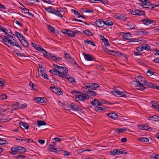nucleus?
I'll list each match as a JSON object with an SVG mask.
<instances>
[{
    "label": "nucleus",
    "instance_id": "obj_31",
    "mask_svg": "<svg viewBox=\"0 0 159 159\" xmlns=\"http://www.w3.org/2000/svg\"><path fill=\"white\" fill-rule=\"evenodd\" d=\"M150 120L155 121H159V116L153 115L150 118Z\"/></svg>",
    "mask_w": 159,
    "mask_h": 159
},
{
    "label": "nucleus",
    "instance_id": "obj_44",
    "mask_svg": "<svg viewBox=\"0 0 159 159\" xmlns=\"http://www.w3.org/2000/svg\"><path fill=\"white\" fill-rule=\"evenodd\" d=\"M67 35L70 37H73L75 36V34L74 31L68 30Z\"/></svg>",
    "mask_w": 159,
    "mask_h": 159
},
{
    "label": "nucleus",
    "instance_id": "obj_2",
    "mask_svg": "<svg viewBox=\"0 0 159 159\" xmlns=\"http://www.w3.org/2000/svg\"><path fill=\"white\" fill-rule=\"evenodd\" d=\"M53 66L54 68H57L58 69L59 76L62 78H67L68 77L67 74L68 73V70L66 67L60 66L55 64H53Z\"/></svg>",
    "mask_w": 159,
    "mask_h": 159
},
{
    "label": "nucleus",
    "instance_id": "obj_34",
    "mask_svg": "<svg viewBox=\"0 0 159 159\" xmlns=\"http://www.w3.org/2000/svg\"><path fill=\"white\" fill-rule=\"evenodd\" d=\"M15 34L16 36L19 39V40H20V39H24V37L23 35L17 31H16L15 32Z\"/></svg>",
    "mask_w": 159,
    "mask_h": 159
},
{
    "label": "nucleus",
    "instance_id": "obj_15",
    "mask_svg": "<svg viewBox=\"0 0 159 159\" xmlns=\"http://www.w3.org/2000/svg\"><path fill=\"white\" fill-rule=\"evenodd\" d=\"M34 100L36 102L44 103L46 102L44 98L35 97Z\"/></svg>",
    "mask_w": 159,
    "mask_h": 159
},
{
    "label": "nucleus",
    "instance_id": "obj_45",
    "mask_svg": "<svg viewBox=\"0 0 159 159\" xmlns=\"http://www.w3.org/2000/svg\"><path fill=\"white\" fill-rule=\"evenodd\" d=\"M118 149H115L110 152V154L112 155H118Z\"/></svg>",
    "mask_w": 159,
    "mask_h": 159
},
{
    "label": "nucleus",
    "instance_id": "obj_48",
    "mask_svg": "<svg viewBox=\"0 0 159 159\" xmlns=\"http://www.w3.org/2000/svg\"><path fill=\"white\" fill-rule=\"evenodd\" d=\"M0 31H3L4 33V34L8 36H10V34H7V29H4L2 27V28H0Z\"/></svg>",
    "mask_w": 159,
    "mask_h": 159
},
{
    "label": "nucleus",
    "instance_id": "obj_53",
    "mask_svg": "<svg viewBox=\"0 0 159 159\" xmlns=\"http://www.w3.org/2000/svg\"><path fill=\"white\" fill-rule=\"evenodd\" d=\"M133 52L134 55L135 56H141V57L143 56L142 53L141 52H137L136 51H134Z\"/></svg>",
    "mask_w": 159,
    "mask_h": 159
},
{
    "label": "nucleus",
    "instance_id": "obj_55",
    "mask_svg": "<svg viewBox=\"0 0 159 159\" xmlns=\"http://www.w3.org/2000/svg\"><path fill=\"white\" fill-rule=\"evenodd\" d=\"M5 81L2 79L0 78V85L2 87H3L4 86V83Z\"/></svg>",
    "mask_w": 159,
    "mask_h": 159
},
{
    "label": "nucleus",
    "instance_id": "obj_11",
    "mask_svg": "<svg viewBox=\"0 0 159 159\" xmlns=\"http://www.w3.org/2000/svg\"><path fill=\"white\" fill-rule=\"evenodd\" d=\"M89 90H95L99 87V85L97 84L94 83H90L89 85Z\"/></svg>",
    "mask_w": 159,
    "mask_h": 159
},
{
    "label": "nucleus",
    "instance_id": "obj_32",
    "mask_svg": "<svg viewBox=\"0 0 159 159\" xmlns=\"http://www.w3.org/2000/svg\"><path fill=\"white\" fill-rule=\"evenodd\" d=\"M46 123L45 121L43 120H38L37 121V125L38 126H42L43 125H46Z\"/></svg>",
    "mask_w": 159,
    "mask_h": 159
},
{
    "label": "nucleus",
    "instance_id": "obj_12",
    "mask_svg": "<svg viewBox=\"0 0 159 159\" xmlns=\"http://www.w3.org/2000/svg\"><path fill=\"white\" fill-rule=\"evenodd\" d=\"M143 84L144 87H147V88L148 87L154 89L156 87L155 84L148 82L146 80V81H144V82Z\"/></svg>",
    "mask_w": 159,
    "mask_h": 159
},
{
    "label": "nucleus",
    "instance_id": "obj_61",
    "mask_svg": "<svg viewBox=\"0 0 159 159\" xmlns=\"http://www.w3.org/2000/svg\"><path fill=\"white\" fill-rule=\"evenodd\" d=\"M52 139L55 140V142H60V141H61L63 140V139H62L58 138H55Z\"/></svg>",
    "mask_w": 159,
    "mask_h": 159
},
{
    "label": "nucleus",
    "instance_id": "obj_17",
    "mask_svg": "<svg viewBox=\"0 0 159 159\" xmlns=\"http://www.w3.org/2000/svg\"><path fill=\"white\" fill-rule=\"evenodd\" d=\"M97 95V93L94 91L89 90L87 94L88 96L90 98H93Z\"/></svg>",
    "mask_w": 159,
    "mask_h": 159
},
{
    "label": "nucleus",
    "instance_id": "obj_27",
    "mask_svg": "<svg viewBox=\"0 0 159 159\" xmlns=\"http://www.w3.org/2000/svg\"><path fill=\"white\" fill-rule=\"evenodd\" d=\"M70 106L73 111H77L78 109V107L74 103H72L70 104Z\"/></svg>",
    "mask_w": 159,
    "mask_h": 159
},
{
    "label": "nucleus",
    "instance_id": "obj_14",
    "mask_svg": "<svg viewBox=\"0 0 159 159\" xmlns=\"http://www.w3.org/2000/svg\"><path fill=\"white\" fill-rule=\"evenodd\" d=\"M49 56H50L48 58L52 59L55 61H60L61 59V57H57V56H55V54L53 55L51 53L50 55H49Z\"/></svg>",
    "mask_w": 159,
    "mask_h": 159
},
{
    "label": "nucleus",
    "instance_id": "obj_59",
    "mask_svg": "<svg viewBox=\"0 0 159 159\" xmlns=\"http://www.w3.org/2000/svg\"><path fill=\"white\" fill-rule=\"evenodd\" d=\"M7 142V141L6 140L0 139V144L3 145L6 144Z\"/></svg>",
    "mask_w": 159,
    "mask_h": 159
},
{
    "label": "nucleus",
    "instance_id": "obj_24",
    "mask_svg": "<svg viewBox=\"0 0 159 159\" xmlns=\"http://www.w3.org/2000/svg\"><path fill=\"white\" fill-rule=\"evenodd\" d=\"M20 41L23 45V46L25 47H28L29 43L25 40V38L23 39H20Z\"/></svg>",
    "mask_w": 159,
    "mask_h": 159
},
{
    "label": "nucleus",
    "instance_id": "obj_58",
    "mask_svg": "<svg viewBox=\"0 0 159 159\" xmlns=\"http://www.w3.org/2000/svg\"><path fill=\"white\" fill-rule=\"evenodd\" d=\"M136 50L139 52H140L141 51H143V48L142 47V44L140 46H139L138 47H137L136 48Z\"/></svg>",
    "mask_w": 159,
    "mask_h": 159
},
{
    "label": "nucleus",
    "instance_id": "obj_42",
    "mask_svg": "<svg viewBox=\"0 0 159 159\" xmlns=\"http://www.w3.org/2000/svg\"><path fill=\"white\" fill-rule=\"evenodd\" d=\"M117 153L118 155L127 154V152H125V151L122 149H118Z\"/></svg>",
    "mask_w": 159,
    "mask_h": 159
},
{
    "label": "nucleus",
    "instance_id": "obj_39",
    "mask_svg": "<svg viewBox=\"0 0 159 159\" xmlns=\"http://www.w3.org/2000/svg\"><path fill=\"white\" fill-rule=\"evenodd\" d=\"M71 11L72 12H73L74 13L75 15L76 16L77 18H80V17H79V16H80V14L78 11L73 9H71Z\"/></svg>",
    "mask_w": 159,
    "mask_h": 159
},
{
    "label": "nucleus",
    "instance_id": "obj_18",
    "mask_svg": "<svg viewBox=\"0 0 159 159\" xmlns=\"http://www.w3.org/2000/svg\"><path fill=\"white\" fill-rule=\"evenodd\" d=\"M152 6V3L148 1L147 0V2H144L143 5V8H153V6L151 7V6Z\"/></svg>",
    "mask_w": 159,
    "mask_h": 159
},
{
    "label": "nucleus",
    "instance_id": "obj_47",
    "mask_svg": "<svg viewBox=\"0 0 159 159\" xmlns=\"http://www.w3.org/2000/svg\"><path fill=\"white\" fill-rule=\"evenodd\" d=\"M65 55L66 58L67 59V60H70V59L72 60V57L70 56V55L67 53H65Z\"/></svg>",
    "mask_w": 159,
    "mask_h": 159
},
{
    "label": "nucleus",
    "instance_id": "obj_64",
    "mask_svg": "<svg viewBox=\"0 0 159 159\" xmlns=\"http://www.w3.org/2000/svg\"><path fill=\"white\" fill-rule=\"evenodd\" d=\"M68 30L66 29H63L61 30V32L65 34H67V35Z\"/></svg>",
    "mask_w": 159,
    "mask_h": 159
},
{
    "label": "nucleus",
    "instance_id": "obj_7",
    "mask_svg": "<svg viewBox=\"0 0 159 159\" xmlns=\"http://www.w3.org/2000/svg\"><path fill=\"white\" fill-rule=\"evenodd\" d=\"M104 51L108 52V51L113 52L114 53L113 54L114 56H124V55L123 53L119 52V51H115L114 50H109L107 48H103Z\"/></svg>",
    "mask_w": 159,
    "mask_h": 159
},
{
    "label": "nucleus",
    "instance_id": "obj_35",
    "mask_svg": "<svg viewBox=\"0 0 159 159\" xmlns=\"http://www.w3.org/2000/svg\"><path fill=\"white\" fill-rule=\"evenodd\" d=\"M137 15L141 16H144L145 14V11H144L141 10L140 9H137Z\"/></svg>",
    "mask_w": 159,
    "mask_h": 159
},
{
    "label": "nucleus",
    "instance_id": "obj_26",
    "mask_svg": "<svg viewBox=\"0 0 159 159\" xmlns=\"http://www.w3.org/2000/svg\"><path fill=\"white\" fill-rule=\"evenodd\" d=\"M19 125L20 126H23V127H21L23 129H28L29 128V127L27 126V124L25 123V122L22 121H20L19 122Z\"/></svg>",
    "mask_w": 159,
    "mask_h": 159
},
{
    "label": "nucleus",
    "instance_id": "obj_56",
    "mask_svg": "<svg viewBox=\"0 0 159 159\" xmlns=\"http://www.w3.org/2000/svg\"><path fill=\"white\" fill-rule=\"evenodd\" d=\"M128 26L129 28V29L132 30L133 29H135L134 25H130V23H128Z\"/></svg>",
    "mask_w": 159,
    "mask_h": 159
},
{
    "label": "nucleus",
    "instance_id": "obj_29",
    "mask_svg": "<svg viewBox=\"0 0 159 159\" xmlns=\"http://www.w3.org/2000/svg\"><path fill=\"white\" fill-rule=\"evenodd\" d=\"M124 39L126 40H130V38L131 37V34L130 33H125L122 36Z\"/></svg>",
    "mask_w": 159,
    "mask_h": 159
},
{
    "label": "nucleus",
    "instance_id": "obj_25",
    "mask_svg": "<svg viewBox=\"0 0 159 159\" xmlns=\"http://www.w3.org/2000/svg\"><path fill=\"white\" fill-rule=\"evenodd\" d=\"M45 10L49 13L52 14L55 13V12H54L55 9L52 8L51 7H46L45 8Z\"/></svg>",
    "mask_w": 159,
    "mask_h": 159
},
{
    "label": "nucleus",
    "instance_id": "obj_5",
    "mask_svg": "<svg viewBox=\"0 0 159 159\" xmlns=\"http://www.w3.org/2000/svg\"><path fill=\"white\" fill-rule=\"evenodd\" d=\"M53 14L56 15V16L60 17L62 19H63L62 16L65 13V11L64 10H62L60 8H57V9H55Z\"/></svg>",
    "mask_w": 159,
    "mask_h": 159
},
{
    "label": "nucleus",
    "instance_id": "obj_36",
    "mask_svg": "<svg viewBox=\"0 0 159 159\" xmlns=\"http://www.w3.org/2000/svg\"><path fill=\"white\" fill-rule=\"evenodd\" d=\"M138 140L141 142H149V139L145 137H141L139 138Z\"/></svg>",
    "mask_w": 159,
    "mask_h": 159
},
{
    "label": "nucleus",
    "instance_id": "obj_13",
    "mask_svg": "<svg viewBox=\"0 0 159 159\" xmlns=\"http://www.w3.org/2000/svg\"><path fill=\"white\" fill-rule=\"evenodd\" d=\"M50 89L55 93H57L60 95L61 93V90L57 87H53L51 86L50 87Z\"/></svg>",
    "mask_w": 159,
    "mask_h": 159
},
{
    "label": "nucleus",
    "instance_id": "obj_41",
    "mask_svg": "<svg viewBox=\"0 0 159 159\" xmlns=\"http://www.w3.org/2000/svg\"><path fill=\"white\" fill-rule=\"evenodd\" d=\"M113 23L112 22L109 20H108L105 21H104V25H106L107 26H111L112 25Z\"/></svg>",
    "mask_w": 159,
    "mask_h": 159
},
{
    "label": "nucleus",
    "instance_id": "obj_52",
    "mask_svg": "<svg viewBox=\"0 0 159 159\" xmlns=\"http://www.w3.org/2000/svg\"><path fill=\"white\" fill-rule=\"evenodd\" d=\"M154 74V73L153 71L149 70L147 71L146 72V74L148 76L153 75Z\"/></svg>",
    "mask_w": 159,
    "mask_h": 159
},
{
    "label": "nucleus",
    "instance_id": "obj_23",
    "mask_svg": "<svg viewBox=\"0 0 159 159\" xmlns=\"http://www.w3.org/2000/svg\"><path fill=\"white\" fill-rule=\"evenodd\" d=\"M107 115L111 119H116L117 117V115L115 113H110L107 114Z\"/></svg>",
    "mask_w": 159,
    "mask_h": 159
},
{
    "label": "nucleus",
    "instance_id": "obj_20",
    "mask_svg": "<svg viewBox=\"0 0 159 159\" xmlns=\"http://www.w3.org/2000/svg\"><path fill=\"white\" fill-rule=\"evenodd\" d=\"M142 22L143 23L146 25H150L152 23H154L153 21L148 18H146L142 20Z\"/></svg>",
    "mask_w": 159,
    "mask_h": 159
},
{
    "label": "nucleus",
    "instance_id": "obj_50",
    "mask_svg": "<svg viewBox=\"0 0 159 159\" xmlns=\"http://www.w3.org/2000/svg\"><path fill=\"white\" fill-rule=\"evenodd\" d=\"M81 90L83 92L86 93L87 95L89 91V89L86 88L84 87L82 88Z\"/></svg>",
    "mask_w": 159,
    "mask_h": 159
},
{
    "label": "nucleus",
    "instance_id": "obj_57",
    "mask_svg": "<svg viewBox=\"0 0 159 159\" xmlns=\"http://www.w3.org/2000/svg\"><path fill=\"white\" fill-rule=\"evenodd\" d=\"M36 50L37 51H39L40 52H43L44 51V49L41 46L38 47L36 48Z\"/></svg>",
    "mask_w": 159,
    "mask_h": 159
},
{
    "label": "nucleus",
    "instance_id": "obj_37",
    "mask_svg": "<svg viewBox=\"0 0 159 159\" xmlns=\"http://www.w3.org/2000/svg\"><path fill=\"white\" fill-rule=\"evenodd\" d=\"M106 108L107 107L106 106H102L101 107H97L95 110L97 111H99L105 110L106 109Z\"/></svg>",
    "mask_w": 159,
    "mask_h": 159
},
{
    "label": "nucleus",
    "instance_id": "obj_16",
    "mask_svg": "<svg viewBox=\"0 0 159 159\" xmlns=\"http://www.w3.org/2000/svg\"><path fill=\"white\" fill-rule=\"evenodd\" d=\"M152 105L151 107L157 111H159V104L155 101H152Z\"/></svg>",
    "mask_w": 159,
    "mask_h": 159
},
{
    "label": "nucleus",
    "instance_id": "obj_62",
    "mask_svg": "<svg viewBox=\"0 0 159 159\" xmlns=\"http://www.w3.org/2000/svg\"><path fill=\"white\" fill-rule=\"evenodd\" d=\"M127 19V17L124 15L120 14V20H125Z\"/></svg>",
    "mask_w": 159,
    "mask_h": 159
},
{
    "label": "nucleus",
    "instance_id": "obj_1",
    "mask_svg": "<svg viewBox=\"0 0 159 159\" xmlns=\"http://www.w3.org/2000/svg\"><path fill=\"white\" fill-rule=\"evenodd\" d=\"M0 40L5 44L7 45L8 47L16 46L22 49V48L20 46L16 40L13 38H11L9 37L4 36L3 38L2 36L0 37Z\"/></svg>",
    "mask_w": 159,
    "mask_h": 159
},
{
    "label": "nucleus",
    "instance_id": "obj_4",
    "mask_svg": "<svg viewBox=\"0 0 159 159\" xmlns=\"http://www.w3.org/2000/svg\"><path fill=\"white\" fill-rule=\"evenodd\" d=\"M87 97L85 94L80 93L76 95L75 99L77 101H83L86 99Z\"/></svg>",
    "mask_w": 159,
    "mask_h": 159
},
{
    "label": "nucleus",
    "instance_id": "obj_30",
    "mask_svg": "<svg viewBox=\"0 0 159 159\" xmlns=\"http://www.w3.org/2000/svg\"><path fill=\"white\" fill-rule=\"evenodd\" d=\"M48 150L51 152H56L57 149L54 148V147L51 145H49L48 148Z\"/></svg>",
    "mask_w": 159,
    "mask_h": 159
},
{
    "label": "nucleus",
    "instance_id": "obj_21",
    "mask_svg": "<svg viewBox=\"0 0 159 159\" xmlns=\"http://www.w3.org/2000/svg\"><path fill=\"white\" fill-rule=\"evenodd\" d=\"M142 47L143 51L146 50L147 51H151V47L147 44H142Z\"/></svg>",
    "mask_w": 159,
    "mask_h": 159
},
{
    "label": "nucleus",
    "instance_id": "obj_49",
    "mask_svg": "<svg viewBox=\"0 0 159 159\" xmlns=\"http://www.w3.org/2000/svg\"><path fill=\"white\" fill-rule=\"evenodd\" d=\"M98 102V100L95 99L93 101L91 102V104L93 106H96Z\"/></svg>",
    "mask_w": 159,
    "mask_h": 159
},
{
    "label": "nucleus",
    "instance_id": "obj_63",
    "mask_svg": "<svg viewBox=\"0 0 159 159\" xmlns=\"http://www.w3.org/2000/svg\"><path fill=\"white\" fill-rule=\"evenodd\" d=\"M67 78L68 79V81L71 83H72L75 81V79L72 77L68 78V77Z\"/></svg>",
    "mask_w": 159,
    "mask_h": 159
},
{
    "label": "nucleus",
    "instance_id": "obj_8",
    "mask_svg": "<svg viewBox=\"0 0 159 159\" xmlns=\"http://www.w3.org/2000/svg\"><path fill=\"white\" fill-rule=\"evenodd\" d=\"M112 93L115 96L120 97H124L126 96V95L124 92L118 91H111Z\"/></svg>",
    "mask_w": 159,
    "mask_h": 159
},
{
    "label": "nucleus",
    "instance_id": "obj_33",
    "mask_svg": "<svg viewBox=\"0 0 159 159\" xmlns=\"http://www.w3.org/2000/svg\"><path fill=\"white\" fill-rule=\"evenodd\" d=\"M11 151L10 152L13 155L16 154V152H18L16 147H13L11 149Z\"/></svg>",
    "mask_w": 159,
    "mask_h": 159
},
{
    "label": "nucleus",
    "instance_id": "obj_9",
    "mask_svg": "<svg viewBox=\"0 0 159 159\" xmlns=\"http://www.w3.org/2000/svg\"><path fill=\"white\" fill-rule=\"evenodd\" d=\"M94 23L99 28H102L104 25V21L101 19L95 21Z\"/></svg>",
    "mask_w": 159,
    "mask_h": 159
},
{
    "label": "nucleus",
    "instance_id": "obj_10",
    "mask_svg": "<svg viewBox=\"0 0 159 159\" xmlns=\"http://www.w3.org/2000/svg\"><path fill=\"white\" fill-rule=\"evenodd\" d=\"M83 55L84 56V57L87 61H93L94 59V57L93 56H92L91 55L85 54L84 53H83Z\"/></svg>",
    "mask_w": 159,
    "mask_h": 159
},
{
    "label": "nucleus",
    "instance_id": "obj_51",
    "mask_svg": "<svg viewBox=\"0 0 159 159\" xmlns=\"http://www.w3.org/2000/svg\"><path fill=\"white\" fill-rule=\"evenodd\" d=\"M63 107L65 109L68 110L69 109V108H70V105L68 103H64L62 104Z\"/></svg>",
    "mask_w": 159,
    "mask_h": 159
},
{
    "label": "nucleus",
    "instance_id": "obj_19",
    "mask_svg": "<svg viewBox=\"0 0 159 159\" xmlns=\"http://www.w3.org/2000/svg\"><path fill=\"white\" fill-rule=\"evenodd\" d=\"M47 27L48 29L51 32L54 34H56L57 33V30L55 29L51 25H48Z\"/></svg>",
    "mask_w": 159,
    "mask_h": 159
},
{
    "label": "nucleus",
    "instance_id": "obj_43",
    "mask_svg": "<svg viewBox=\"0 0 159 159\" xmlns=\"http://www.w3.org/2000/svg\"><path fill=\"white\" fill-rule=\"evenodd\" d=\"M83 33H84L88 36L93 35L92 33L88 30H86L84 31L83 32Z\"/></svg>",
    "mask_w": 159,
    "mask_h": 159
},
{
    "label": "nucleus",
    "instance_id": "obj_28",
    "mask_svg": "<svg viewBox=\"0 0 159 159\" xmlns=\"http://www.w3.org/2000/svg\"><path fill=\"white\" fill-rule=\"evenodd\" d=\"M57 68H55L54 69H51L50 70V72L53 75H57L59 76V72L58 70L56 69Z\"/></svg>",
    "mask_w": 159,
    "mask_h": 159
},
{
    "label": "nucleus",
    "instance_id": "obj_60",
    "mask_svg": "<svg viewBox=\"0 0 159 159\" xmlns=\"http://www.w3.org/2000/svg\"><path fill=\"white\" fill-rule=\"evenodd\" d=\"M137 9H135L134 10H132L131 11V13L132 14L134 15H137Z\"/></svg>",
    "mask_w": 159,
    "mask_h": 159
},
{
    "label": "nucleus",
    "instance_id": "obj_54",
    "mask_svg": "<svg viewBox=\"0 0 159 159\" xmlns=\"http://www.w3.org/2000/svg\"><path fill=\"white\" fill-rule=\"evenodd\" d=\"M7 98V96L5 94L3 93L0 96V100L5 99Z\"/></svg>",
    "mask_w": 159,
    "mask_h": 159
},
{
    "label": "nucleus",
    "instance_id": "obj_40",
    "mask_svg": "<svg viewBox=\"0 0 159 159\" xmlns=\"http://www.w3.org/2000/svg\"><path fill=\"white\" fill-rule=\"evenodd\" d=\"M133 40L134 42L139 43H139H141V42L143 40V39L142 38L139 37L138 38H133Z\"/></svg>",
    "mask_w": 159,
    "mask_h": 159
},
{
    "label": "nucleus",
    "instance_id": "obj_3",
    "mask_svg": "<svg viewBox=\"0 0 159 159\" xmlns=\"http://www.w3.org/2000/svg\"><path fill=\"white\" fill-rule=\"evenodd\" d=\"M136 81H134V85L137 87H139L140 90H144L147 89L144 87L143 83L146 81L145 78L141 76H137L136 77Z\"/></svg>",
    "mask_w": 159,
    "mask_h": 159
},
{
    "label": "nucleus",
    "instance_id": "obj_46",
    "mask_svg": "<svg viewBox=\"0 0 159 159\" xmlns=\"http://www.w3.org/2000/svg\"><path fill=\"white\" fill-rule=\"evenodd\" d=\"M43 55L45 57L48 58L49 57V56H49V55H50L51 54V53H48L47 52V51L45 50H44V51H43Z\"/></svg>",
    "mask_w": 159,
    "mask_h": 159
},
{
    "label": "nucleus",
    "instance_id": "obj_6",
    "mask_svg": "<svg viewBox=\"0 0 159 159\" xmlns=\"http://www.w3.org/2000/svg\"><path fill=\"white\" fill-rule=\"evenodd\" d=\"M38 71L40 75H41L45 79L47 80L49 79L48 75L46 74L45 71L44 70L43 68V67H39Z\"/></svg>",
    "mask_w": 159,
    "mask_h": 159
},
{
    "label": "nucleus",
    "instance_id": "obj_22",
    "mask_svg": "<svg viewBox=\"0 0 159 159\" xmlns=\"http://www.w3.org/2000/svg\"><path fill=\"white\" fill-rule=\"evenodd\" d=\"M16 147L18 152L24 153L26 152V149L25 148L22 147Z\"/></svg>",
    "mask_w": 159,
    "mask_h": 159
},
{
    "label": "nucleus",
    "instance_id": "obj_38",
    "mask_svg": "<svg viewBox=\"0 0 159 159\" xmlns=\"http://www.w3.org/2000/svg\"><path fill=\"white\" fill-rule=\"evenodd\" d=\"M149 128H150L149 126L147 124L143 125L142 126L140 127V129H141L149 130Z\"/></svg>",
    "mask_w": 159,
    "mask_h": 159
}]
</instances>
